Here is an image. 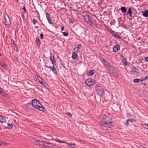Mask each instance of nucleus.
Returning a JSON list of instances; mask_svg holds the SVG:
<instances>
[{
	"mask_svg": "<svg viewBox=\"0 0 148 148\" xmlns=\"http://www.w3.org/2000/svg\"><path fill=\"white\" fill-rule=\"evenodd\" d=\"M132 10L130 8L128 9V11L127 12V14L129 15L130 16H132Z\"/></svg>",
	"mask_w": 148,
	"mask_h": 148,
	"instance_id": "nucleus-18",
	"label": "nucleus"
},
{
	"mask_svg": "<svg viewBox=\"0 0 148 148\" xmlns=\"http://www.w3.org/2000/svg\"><path fill=\"white\" fill-rule=\"evenodd\" d=\"M64 27H62V28H61V30L62 31L64 30Z\"/></svg>",
	"mask_w": 148,
	"mask_h": 148,
	"instance_id": "nucleus-48",
	"label": "nucleus"
},
{
	"mask_svg": "<svg viewBox=\"0 0 148 148\" xmlns=\"http://www.w3.org/2000/svg\"><path fill=\"white\" fill-rule=\"evenodd\" d=\"M17 2H18V0H16Z\"/></svg>",
	"mask_w": 148,
	"mask_h": 148,
	"instance_id": "nucleus-51",
	"label": "nucleus"
},
{
	"mask_svg": "<svg viewBox=\"0 0 148 148\" xmlns=\"http://www.w3.org/2000/svg\"><path fill=\"white\" fill-rule=\"evenodd\" d=\"M128 120L129 121H130L131 122H132L134 121V120L132 119H129Z\"/></svg>",
	"mask_w": 148,
	"mask_h": 148,
	"instance_id": "nucleus-39",
	"label": "nucleus"
},
{
	"mask_svg": "<svg viewBox=\"0 0 148 148\" xmlns=\"http://www.w3.org/2000/svg\"><path fill=\"white\" fill-rule=\"evenodd\" d=\"M143 15L145 17H147L148 16V10H146L144 11H142Z\"/></svg>",
	"mask_w": 148,
	"mask_h": 148,
	"instance_id": "nucleus-16",
	"label": "nucleus"
},
{
	"mask_svg": "<svg viewBox=\"0 0 148 148\" xmlns=\"http://www.w3.org/2000/svg\"><path fill=\"white\" fill-rule=\"evenodd\" d=\"M77 57V54L75 52H73L72 53V58L73 59H75Z\"/></svg>",
	"mask_w": 148,
	"mask_h": 148,
	"instance_id": "nucleus-21",
	"label": "nucleus"
},
{
	"mask_svg": "<svg viewBox=\"0 0 148 148\" xmlns=\"http://www.w3.org/2000/svg\"><path fill=\"white\" fill-rule=\"evenodd\" d=\"M145 60L146 61L148 62V57H147L145 58Z\"/></svg>",
	"mask_w": 148,
	"mask_h": 148,
	"instance_id": "nucleus-44",
	"label": "nucleus"
},
{
	"mask_svg": "<svg viewBox=\"0 0 148 148\" xmlns=\"http://www.w3.org/2000/svg\"><path fill=\"white\" fill-rule=\"evenodd\" d=\"M42 141H40L39 140H37L36 141V142H39V143H41V142Z\"/></svg>",
	"mask_w": 148,
	"mask_h": 148,
	"instance_id": "nucleus-46",
	"label": "nucleus"
},
{
	"mask_svg": "<svg viewBox=\"0 0 148 148\" xmlns=\"http://www.w3.org/2000/svg\"><path fill=\"white\" fill-rule=\"evenodd\" d=\"M64 36H67L69 35V33L66 32H62Z\"/></svg>",
	"mask_w": 148,
	"mask_h": 148,
	"instance_id": "nucleus-27",
	"label": "nucleus"
},
{
	"mask_svg": "<svg viewBox=\"0 0 148 148\" xmlns=\"http://www.w3.org/2000/svg\"><path fill=\"white\" fill-rule=\"evenodd\" d=\"M138 70L136 68L134 67L131 70V72L132 73H136L138 72Z\"/></svg>",
	"mask_w": 148,
	"mask_h": 148,
	"instance_id": "nucleus-19",
	"label": "nucleus"
},
{
	"mask_svg": "<svg viewBox=\"0 0 148 148\" xmlns=\"http://www.w3.org/2000/svg\"><path fill=\"white\" fill-rule=\"evenodd\" d=\"M133 82H134L135 83H138V82H139V79H133Z\"/></svg>",
	"mask_w": 148,
	"mask_h": 148,
	"instance_id": "nucleus-28",
	"label": "nucleus"
},
{
	"mask_svg": "<svg viewBox=\"0 0 148 148\" xmlns=\"http://www.w3.org/2000/svg\"><path fill=\"white\" fill-rule=\"evenodd\" d=\"M67 114L69 115V116L71 117L72 116V115L70 113L68 112L67 113Z\"/></svg>",
	"mask_w": 148,
	"mask_h": 148,
	"instance_id": "nucleus-35",
	"label": "nucleus"
},
{
	"mask_svg": "<svg viewBox=\"0 0 148 148\" xmlns=\"http://www.w3.org/2000/svg\"><path fill=\"white\" fill-rule=\"evenodd\" d=\"M1 56V53H0V57Z\"/></svg>",
	"mask_w": 148,
	"mask_h": 148,
	"instance_id": "nucleus-50",
	"label": "nucleus"
},
{
	"mask_svg": "<svg viewBox=\"0 0 148 148\" xmlns=\"http://www.w3.org/2000/svg\"><path fill=\"white\" fill-rule=\"evenodd\" d=\"M36 43L37 45H40V40L39 39H37L36 40Z\"/></svg>",
	"mask_w": 148,
	"mask_h": 148,
	"instance_id": "nucleus-30",
	"label": "nucleus"
},
{
	"mask_svg": "<svg viewBox=\"0 0 148 148\" xmlns=\"http://www.w3.org/2000/svg\"><path fill=\"white\" fill-rule=\"evenodd\" d=\"M121 10L122 12L123 13H125L127 12V9L126 7H122L121 8Z\"/></svg>",
	"mask_w": 148,
	"mask_h": 148,
	"instance_id": "nucleus-17",
	"label": "nucleus"
},
{
	"mask_svg": "<svg viewBox=\"0 0 148 148\" xmlns=\"http://www.w3.org/2000/svg\"><path fill=\"white\" fill-rule=\"evenodd\" d=\"M37 22V21L35 19H34L33 20V23L34 25H35Z\"/></svg>",
	"mask_w": 148,
	"mask_h": 148,
	"instance_id": "nucleus-31",
	"label": "nucleus"
},
{
	"mask_svg": "<svg viewBox=\"0 0 148 148\" xmlns=\"http://www.w3.org/2000/svg\"><path fill=\"white\" fill-rule=\"evenodd\" d=\"M46 17L47 19L48 22L50 24H52L51 20L50 18V14L47 12L46 13Z\"/></svg>",
	"mask_w": 148,
	"mask_h": 148,
	"instance_id": "nucleus-13",
	"label": "nucleus"
},
{
	"mask_svg": "<svg viewBox=\"0 0 148 148\" xmlns=\"http://www.w3.org/2000/svg\"><path fill=\"white\" fill-rule=\"evenodd\" d=\"M113 36H114L117 39H120L121 38V37L118 35L117 33H114V34H113Z\"/></svg>",
	"mask_w": 148,
	"mask_h": 148,
	"instance_id": "nucleus-14",
	"label": "nucleus"
},
{
	"mask_svg": "<svg viewBox=\"0 0 148 148\" xmlns=\"http://www.w3.org/2000/svg\"><path fill=\"white\" fill-rule=\"evenodd\" d=\"M50 60L52 62V64L53 65H56V61L54 60V56L52 54H51L50 56Z\"/></svg>",
	"mask_w": 148,
	"mask_h": 148,
	"instance_id": "nucleus-11",
	"label": "nucleus"
},
{
	"mask_svg": "<svg viewBox=\"0 0 148 148\" xmlns=\"http://www.w3.org/2000/svg\"><path fill=\"white\" fill-rule=\"evenodd\" d=\"M142 126L143 128L146 129H148V124H143L141 125Z\"/></svg>",
	"mask_w": 148,
	"mask_h": 148,
	"instance_id": "nucleus-25",
	"label": "nucleus"
},
{
	"mask_svg": "<svg viewBox=\"0 0 148 148\" xmlns=\"http://www.w3.org/2000/svg\"><path fill=\"white\" fill-rule=\"evenodd\" d=\"M95 83V81L92 79H87L85 81L86 84L89 86H92Z\"/></svg>",
	"mask_w": 148,
	"mask_h": 148,
	"instance_id": "nucleus-9",
	"label": "nucleus"
},
{
	"mask_svg": "<svg viewBox=\"0 0 148 148\" xmlns=\"http://www.w3.org/2000/svg\"><path fill=\"white\" fill-rule=\"evenodd\" d=\"M41 143H42V145L43 146L48 147L55 148L56 147V145L52 143L45 141H42Z\"/></svg>",
	"mask_w": 148,
	"mask_h": 148,
	"instance_id": "nucleus-5",
	"label": "nucleus"
},
{
	"mask_svg": "<svg viewBox=\"0 0 148 148\" xmlns=\"http://www.w3.org/2000/svg\"><path fill=\"white\" fill-rule=\"evenodd\" d=\"M41 84H42L45 87H47V84L45 82V81H42V82H41L40 83Z\"/></svg>",
	"mask_w": 148,
	"mask_h": 148,
	"instance_id": "nucleus-20",
	"label": "nucleus"
},
{
	"mask_svg": "<svg viewBox=\"0 0 148 148\" xmlns=\"http://www.w3.org/2000/svg\"><path fill=\"white\" fill-rule=\"evenodd\" d=\"M32 104L33 106L40 110L44 111L45 108L40 104V102L36 99H34L32 101Z\"/></svg>",
	"mask_w": 148,
	"mask_h": 148,
	"instance_id": "nucleus-2",
	"label": "nucleus"
},
{
	"mask_svg": "<svg viewBox=\"0 0 148 148\" xmlns=\"http://www.w3.org/2000/svg\"><path fill=\"white\" fill-rule=\"evenodd\" d=\"M82 47V45L80 44H79L77 45V48L78 49H79L80 48Z\"/></svg>",
	"mask_w": 148,
	"mask_h": 148,
	"instance_id": "nucleus-32",
	"label": "nucleus"
},
{
	"mask_svg": "<svg viewBox=\"0 0 148 148\" xmlns=\"http://www.w3.org/2000/svg\"><path fill=\"white\" fill-rule=\"evenodd\" d=\"M144 78L145 80L148 79V75H147Z\"/></svg>",
	"mask_w": 148,
	"mask_h": 148,
	"instance_id": "nucleus-38",
	"label": "nucleus"
},
{
	"mask_svg": "<svg viewBox=\"0 0 148 148\" xmlns=\"http://www.w3.org/2000/svg\"><path fill=\"white\" fill-rule=\"evenodd\" d=\"M0 122L2 123H5L6 122L5 117L2 116H0Z\"/></svg>",
	"mask_w": 148,
	"mask_h": 148,
	"instance_id": "nucleus-15",
	"label": "nucleus"
},
{
	"mask_svg": "<svg viewBox=\"0 0 148 148\" xmlns=\"http://www.w3.org/2000/svg\"><path fill=\"white\" fill-rule=\"evenodd\" d=\"M120 49V46L118 45H117L115 46L113 48V51L115 52H117Z\"/></svg>",
	"mask_w": 148,
	"mask_h": 148,
	"instance_id": "nucleus-12",
	"label": "nucleus"
},
{
	"mask_svg": "<svg viewBox=\"0 0 148 148\" xmlns=\"http://www.w3.org/2000/svg\"><path fill=\"white\" fill-rule=\"evenodd\" d=\"M111 122L110 118L107 115H104L99 123V125L103 130H106L110 127L109 125Z\"/></svg>",
	"mask_w": 148,
	"mask_h": 148,
	"instance_id": "nucleus-1",
	"label": "nucleus"
},
{
	"mask_svg": "<svg viewBox=\"0 0 148 148\" xmlns=\"http://www.w3.org/2000/svg\"><path fill=\"white\" fill-rule=\"evenodd\" d=\"M110 32L111 33H112L113 34H114V32L112 30H111L110 31Z\"/></svg>",
	"mask_w": 148,
	"mask_h": 148,
	"instance_id": "nucleus-45",
	"label": "nucleus"
},
{
	"mask_svg": "<svg viewBox=\"0 0 148 148\" xmlns=\"http://www.w3.org/2000/svg\"><path fill=\"white\" fill-rule=\"evenodd\" d=\"M129 122L128 119L126 121V125H127L128 124V122Z\"/></svg>",
	"mask_w": 148,
	"mask_h": 148,
	"instance_id": "nucleus-41",
	"label": "nucleus"
},
{
	"mask_svg": "<svg viewBox=\"0 0 148 148\" xmlns=\"http://www.w3.org/2000/svg\"><path fill=\"white\" fill-rule=\"evenodd\" d=\"M3 67V68L5 69H7L8 68V66L7 65L5 64Z\"/></svg>",
	"mask_w": 148,
	"mask_h": 148,
	"instance_id": "nucleus-36",
	"label": "nucleus"
},
{
	"mask_svg": "<svg viewBox=\"0 0 148 148\" xmlns=\"http://www.w3.org/2000/svg\"><path fill=\"white\" fill-rule=\"evenodd\" d=\"M69 21H70V23H73V21H72V20L71 19H70L69 20Z\"/></svg>",
	"mask_w": 148,
	"mask_h": 148,
	"instance_id": "nucleus-47",
	"label": "nucleus"
},
{
	"mask_svg": "<svg viewBox=\"0 0 148 148\" xmlns=\"http://www.w3.org/2000/svg\"><path fill=\"white\" fill-rule=\"evenodd\" d=\"M139 81H141V82H143V81L145 80V78H142L141 79H139Z\"/></svg>",
	"mask_w": 148,
	"mask_h": 148,
	"instance_id": "nucleus-34",
	"label": "nucleus"
},
{
	"mask_svg": "<svg viewBox=\"0 0 148 148\" xmlns=\"http://www.w3.org/2000/svg\"><path fill=\"white\" fill-rule=\"evenodd\" d=\"M13 113L14 114H16V113H15V112H14Z\"/></svg>",
	"mask_w": 148,
	"mask_h": 148,
	"instance_id": "nucleus-52",
	"label": "nucleus"
},
{
	"mask_svg": "<svg viewBox=\"0 0 148 148\" xmlns=\"http://www.w3.org/2000/svg\"><path fill=\"white\" fill-rule=\"evenodd\" d=\"M57 148H60V147H56Z\"/></svg>",
	"mask_w": 148,
	"mask_h": 148,
	"instance_id": "nucleus-49",
	"label": "nucleus"
},
{
	"mask_svg": "<svg viewBox=\"0 0 148 148\" xmlns=\"http://www.w3.org/2000/svg\"><path fill=\"white\" fill-rule=\"evenodd\" d=\"M8 126V129H11L13 127V126L12 124L7 123Z\"/></svg>",
	"mask_w": 148,
	"mask_h": 148,
	"instance_id": "nucleus-26",
	"label": "nucleus"
},
{
	"mask_svg": "<svg viewBox=\"0 0 148 148\" xmlns=\"http://www.w3.org/2000/svg\"><path fill=\"white\" fill-rule=\"evenodd\" d=\"M38 145H39L41 146L42 147L43 146L42 145V143H39V144H38Z\"/></svg>",
	"mask_w": 148,
	"mask_h": 148,
	"instance_id": "nucleus-42",
	"label": "nucleus"
},
{
	"mask_svg": "<svg viewBox=\"0 0 148 148\" xmlns=\"http://www.w3.org/2000/svg\"><path fill=\"white\" fill-rule=\"evenodd\" d=\"M38 79L39 82L40 83L41 82H42V81H44V80L42 79V78L41 77H39V76H38Z\"/></svg>",
	"mask_w": 148,
	"mask_h": 148,
	"instance_id": "nucleus-29",
	"label": "nucleus"
},
{
	"mask_svg": "<svg viewBox=\"0 0 148 148\" xmlns=\"http://www.w3.org/2000/svg\"><path fill=\"white\" fill-rule=\"evenodd\" d=\"M14 59L16 61H17L18 60V58L16 57L15 56L14 58Z\"/></svg>",
	"mask_w": 148,
	"mask_h": 148,
	"instance_id": "nucleus-40",
	"label": "nucleus"
},
{
	"mask_svg": "<svg viewBox=\"0 0 148 148\" xmlns=\"http://www.w3.org/2000/svg\"><path fill=\"white\" fill-rule=\"evenodd\" d=\"M95 72V71L94 70H90L89 71V75H91L94 74V72Z\"/></svg>",
	"mask_w": 148,
	"mask_h": 148,
	"instance_id": "nucleus-22",
	"label": "nucleus"
},
{
	"mask_svg": "<svg viewBox=\"0 0 148 148\" xmlns=\"http://www.w3.org/2000/svg\"><path fill=\"white\" fill-rule=\"evenodd\" d=\"M112 73L113 75L114 76H117V74L116 73V72L115 71H113V70L110 72Z\"/></svg>",
	"mask_w": 148,
	"mask_h": 148,
	"instance_id": "nucleus-24",
	"label": "nucleus"
},
{
	"mask_svg": "<svg viewBox=\"0 0 148 148\" xmlns=\"http://www.w3.org/2000/svg\"><path fill=\"white\" fill-rule=\"evenodd\" d=\"M84 19L85 21L91 27L92 26L94 25V23L90 19L88 15H87L84 16Z\"/></svg>",
	"mask_w": 148,
	"mask_h": 148,
	"instance_id": "nucleus-6",
	"label": "nucleus"
},
{
	"mask_svg": "<svg viewBox=\"0 0 148 148\" xmlns=\"http://www.w3.org/2000/svg\"><path fill=\"white\" fill-rule=\"evenodd\" d=\"M53 140L56 141V142H57L59 143H65L71 148H74L75 147V144L73 143H69L66 142H64L63 141H60V140L58 139H53Z\"/></svg>",
	"mask_w": 148,
	"mask_h": 148,
	"instance_id": "nucleus-7",
	"label": "nucleus"
},
{
	"mask_svg": "<svg viewBox=\"0 0 148 148\" xmlns=\"http://www.w3.org/2000/svg\"><path fill=\"white\" fill-rule=\"evenodd\" d=\"M23 10H24V12H26V9H25V7L24 6L23 7Z\"/></svg>",
	"mask_w": 148,
	"mask_h": 148,
	"instance_id": "nucleus-43",
	"label": "nucleus"
},
{
	"mask_svg": "<svg viewBox=\"0 0 148 148\" xmlns=\"http://www.w3.org/2000/svg\"><path fill=\"white\" fill-rule=\"evenodd\" d=\"M4 20L3 23L5 26L9 27L11 25V22L8 15L5 14H4Z\"/></svg>",
	"mask_w": 148,
	"mask_h": 148,
	"instance_id": "nucleus-3",
	"label": "nucleus"
},
{
	"mask_svg": "<svg viewBox=\"0 0 148 148\" xmlns=\"http://www.w3.org/2000/svg\"><path fill=\"white\" fill-rule=\"evenodd\" d=\"M0 65L2 67L4 66V65H5V64L3 62H1L0 63Z\"/></svg>",
	"mask_w": 148,
	"mask_h": 148,
	"instance_id": "nucleus-33",
	"label": "nucleus"
},
{
	"mask_svg": "<svg viewBox=\"0 0 148 148\" xmlns=\"http://www.w3.org/2000/svg\"><path fill=\"white\" fill-rule=\"evenodd\" d=\"M47 68L51 69L53 72L55 74H56L57 73V72L56 69L53 66H48L47 65H45Z\"/></svg>",
	"mask_w": 148,
	"mask_h": 148,
	"instance_id": "nucleus-10",
	"label": "nucleus"
},
{
	"mask_svg": "<svg viewBox=\"0 0 148 148\" xmlns=\"http://www.w3.org/2000/svg\"><path fill=\"white\" fill-rule=\"evenodd\" d=\"M8 145V144L6 143H4L3 141H0V146H5L6 145Z\"/></svg>",
	"mask_w": 148,
	"mask_h": 148,
	"instance_id": "nucleus-23",
	"label": "nucleus"
},
{
	"mask_svg": "<svg viewBox=\"0 0 148 148\" xmlns=\"http://www.w3.org/2000/svg\"><path fill=\"white\" fill-rule=\"evenodd\" d=\"M102 62L105 67L107 69H108L110 72H111L112 71L113 69V67L108 62L103 60Z\"/></svg>",
	"mask_w": 148,
	"mask_h": 148,
	"instance_id": "nucleus-4",
	"label": "nucleus"
},
{
	"mask_svg": "<svg viewBox=\"0 0 148 148\" xmlns=\"http://www.w3.org/2000/svg\"><path fill=\"white\" fill-rule=\"evenodd\" d=\"M96 90L100 95H103L104 93V89L101 86H98L96 88Z\"/></svg>",
	"mask_w": 148,
	"mask_h": 148,
	"instance_id": "nucleus-8",
	"label": "nucleus"
},
{
	"mask_svg": "<svg viewBox=\"0 0 148 148\" xmlns=\"http://www.w3.org/2000/svg\"><path fill=\"white\" fill-rule=\"evenodd\" d=\"M43 37V34H40V38L41 39H42Z\"/></svg>",
	"mask_w": 148,
	"mask_h": 148,
	"instance_id": "nucleus-37",
	"label": "nucleus"
}]
</instances>
